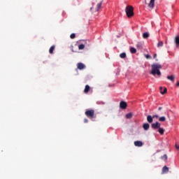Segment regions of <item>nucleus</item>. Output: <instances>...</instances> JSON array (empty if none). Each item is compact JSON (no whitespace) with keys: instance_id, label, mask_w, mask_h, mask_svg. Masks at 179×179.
<instances>
[{"instance_id":"obj_1","label":"nucleus","mask_w":179,"mask_h":179,"mask_svg":"<svg viewBox=\"0 0 179 179\" xmlns=\"http://www.w3.org/2000/svg\"><path fill=\"white\" fill-rule=\"evenodd\" d=\"M162 64L158 63H155L151 65V72L150 74L153 76H162V72L160 71V69H162Z\"/></svg>"},{"instance_id":"obj_2","label":"nucleus","mask_w":179,"mask_h":179,"mask_svg":"<svg viewBox=\"0 0 179 179\" xmlns=\"http://www.w3.org/2000/svg\"><path fill=\"white\" fill-rule=\"evenodd\" d=\"M125 12L127 17H132L134 16V7L132 6H127L125 8Z\"/></svg>"},{"instance_id":"obj_3","label":"nucleus","mask_w":179,"mask_h":179,"mask_svg":"<svg viewBox=\"0 0 179 179\" xmlns=\"http://www.w3.org/2000/svg\"><path fill=\"white\" fill-rule=\"evenodd\" d=\"M85 114L86 117H87V118H90V120L96 118V116L94 115V110L93 109H87Z\"/></svg>"},{"instance_id":"obj_4","label":"nucleus","mask_w":179,"mask_h":179,"mask_svg":"<svg viewBox=\"0 0 179 179\" xmlns=\"http://www.w3.org/2000/svg\"><path fill=\"white\" fill-rule=\"evenodd\" d=\"M161 125L162 124L159 122H156L155 123H152L151 124V128L152 129H159V128H160Z\"/></svg>"},{"instance_id":"obj_5","label":"nucleus","mask_w":179,"mask_h":179,"mask_svg":"<svg viewBox=\"0 0 179 179\" xmlns=\"http://www.w3.org/2000/svg\"><path fill=\"white\" fill-rule=\"evenodd\" d=\"M127 106L128 105L127 104V102H125L124 101H122L120 103V107L122 108V110H125V108H127Z\"/></svg>"},{"instance_id":"obj_6","label":"nucleus","mask_w":179,"mask_h":179,"mask_svg":"<svg viewBox=\"0 0 179 179\" xmlns=\"http://www.w3.org/2000/svg\"><path fill=\"white\" fill-rule=\"evenodd\" d=\"M155 0H150V2L148 3V7L150 8V9L155 8Z\"/></svg>"},{"instance_id":"obj_7","label":"nucleus","mask_w":179,"mask_h":179,"mask_svg":"<svg viewBox=\"0 0 179 179\" xmlns=\"http://www.w3.org/2000/svg\"><path fill=\"white\" fill-rule=\"evenodd\" d=\"M77 68L82 71V69H86V66L83 63H78Z\"/></svg>"},{"instance_id":"obj_8","label":"nucleus","mask_w":179,"mask_h":179,"mask_svg":"<svg viewBox=\"0 0 179 179\" xmlns=\"http://www.w3.org/2000/svg\"><path fill=\"white\" fill-rule=\"evenodd\" d=\"M134 145L137 146L138 148H141L143 146V143H142L141 141H134Z\"/></svg>"},{"instance_id":"obj_9","label":"nucleus","mask_w":179,"mask_h":179,"mask_svg":"<svg viewBox=\"0 0 179 179\" xmlns=\"http://www.w3.org/2000/svg\"><path fill=\"white\" fill-rule=\"evenodd\" d=\"M159 90L161 92V94H166V93H167V88L166 87L163 88V87H160Z\"/></svg>"},{"instance_id":"obj_10","label":"nucleus","mask_w":179,"mask_h":179,"mask_svg":"<svg viewBox=\"0 0 179 179\" xmlns=\"http://www.w3.org/2000/svg\"><path fill=\"white\" fill-rule=\"evenodd\" d=\"M175 44L176 45L177 48H179V35H178L175 37Z\"/></svg>"},{"instance_id":"obj_11","label":"nucleus","mask_w":179,"mask_h":179,"mask_svg":"<svg viewBox=\"0 0 179 179\" xmlns=\"http://www.w3.org/2000/svg\"><path fill=\"white\" fill-rule=\"evenodd\" d=\"M136 47L138 48V50H142V48H143V43H141V42H138Z\"/></svg>"},{"instance_id":"obj_12","label":"nucleus","mask_w":179,"mask_h":179,"mask_svg":"<svg viewBox=\"0 0 179 179\" xmlns=\"http://www.w3.org/2000/svg\"><path fill=\"white\" fill-rule=\"evenodd\" d=\"M150 125H149V123H144L143 125V129H145V131H148V129H149Z\"/></svg>"},{"instance_id":"obj_13","label":"nucleus","mask_w":179,"mask_h":179,"mask_svg":"<svg viewBox=\"0 0 179 179\" xmlns=\"http://www.w3.org/2000/svg\"><path fill=\"white\" fill-rule=\"evenodd\" d=\"M147 121L148 122H149L150 124H152V122H153V117H152V115H148L147 117Z\"/></svg>"},{"instance_id":"obj_14","label":"nucleus","mask_w":179,"mask_h":179,"mask_svg":"<svg viewBox=\"0 0 179 179\" xmlns=\"http://www.w3.org/2000/svg\"><path fill=\"white\" fill-rule=\"evenodd\" d=\"M90 91V86H89L88 85H85L84 93H89Z\"/></svg>"},{"instance_id":"obj_15","label":"nucleus","mask_w":179,"mask_h":179,"mask_svg":"<svg viewBox=\"0 0 179 179\" xmlns=\"http://www.w3.org/2000/svg\"><path fill=\"white\" fill-rule=\"evenodd\" d=\"M54 50H55V45H52L49 49L50 54H54Z\"/></svg>"},{"instance_id":"obj_16","label":"nucleus","mask_w":179,"mask_h":179,"mask_svg":"<svg viewBox=\"0 0 179 179\" xmlns=\"http://www.w3.org/2000/svg\"><path fill=\"white\" fill-rule=\"evenodd\" d=\"M149 36H150L149 32H145V33L143 34V38H149Z\"/></svg>"},{"instance_id":"obj_17","label":"nucleus","mask_w":179,"mask_h":179,"mask_svg":"<svg viewBox=\"0 0 179 179\" xmlns=\"http://www.w3.org/2000/svg\"><path fill=\"white\" fill-rule=\"evenodd\" d=\"M158 132L160 134V135H164V129L159 127L158 129Z\"/></svg>"},{"instance_id":"obj_18","label":"nucleus","mask_w":179,"mask_h":179,"mask_svg":"<svg viewBox=\"0 0 179 179\" xmlns=\"http://www.w3.org/2000/svg\"><path fill=\"white\" fill-rule=\"evenodd\" d=\"M162 173H169V167H167L166 166H164L162 168Z\"/></svg>"},{"instance_id":"obj_19","label":"nucleus","mask_w":179,"mask_h":179,"mask_svg":"<svg viewBox=\"0 0 179 179\" xmlns=\"http://www.w3.org/2000/svg\"><path fill=\"white\" fill-rule=\"evenodd\" d=\"M166 78L169 80H171V82H174V79H175L174 76H168Z\"/></svg>"},{"instance_id":"obj_20","label":"nucleus","mask_w":179,"mask_h":179,"mask_svg":"<svg viewBox=\"0 0 179 179\" xmlns=\"http://www.w3.org/2000/svg\"><path fill=\"white\" fill-rule=\"evenodd\" d=\"M130 52L131 54H136V49L135 48H130Z\"/></svg>"},{"instance_id":"obj_21","label":"nucleus","mask_w":179,"mask_h":179,"mask_svg":"<svg viewBox=\"0 0 179 179\" xmlns=\"http://www.w3.org/2000/svg\"><path fill=\"white\" fill-rule=\"evenodd\" d=\"M102 3H99L96 5V11L98 12L99 10L101 9Z\"/></svg>"},{"instance_id":"obj_22","label":"nucleus","mask_w":179,"mask_h":179,"mask_svg":"<svg viewBox=\"0 0 179 179\" xmlns=\"http://www.w3.org/2000/svg\"><path fill=\"white\" fill-rule=\"evenodd\" d=\"M120 58H127V54L125 52H122L120 55Z\"/></svg>"},{"instance_id":"obj_23","label":"nucleus","mask_w":179,"mask_h":179,"mask_svg":"<svg viewBox=\"0 0 179 179\" xmlns=\"http://www.w3.org/2000/svg\"><path fill=\"white\" fill-rule=\"evenodd\" d=\"M159 121H160L161 122H164V121H166V117L162 116V117H159Z\"/></svg>"},{"instance_id":"obj_24","label":"nucleus","mask_w":179,"mask_h":179,"mask_svg":"<svg viewBox=\"0 0 179 179\" xmlns=\"http://www.w3.org/2000/svg\"><path fill=\"white\" fill-rule=\"evenodd\" d=\"M126 118H127L128 120L132 118V113H127L126 115Z\"/></svg>"},{"instance_id":"obj_25","label":"nucleus","mask_w":179,"mask_h":179,"mask_svg":"<svg viewBox=\"0 0 179 179\" xmlns=\"http://www.w3.org/2000/svg\"><path fill=\"white\" fill-rule=\"evenodd\" d=\"M85 49V45L80 44L78 45V50H84Z\"/></svg>"},{"instance_id":"obj_26","label":"nucleus","mask_w":179,"mask_h":179,"mask_svg":"<svg viewBox=\"0 0 179 179\" xmlns=\"http://www.w3.org/2000/svg\"><path fill=\"white\" fill-rule=\"evenodd\" d=\"M162 160H164L166 161L168 157H167V155H164L162 157H161Z\"/></svg>"},{"instance_id":"obj_27","label":"nucleus","mask_w":179,"mask_h":179,"mask_svg":"<svg viewBox=\"0 0 179 179\" xmlns=\"http://www.w3.org/2000/svg\"><path fill=\"white\" fill-rule=\"evenodd\" d=\"M157 47H163V41H159L157 43Z\"/></svg>"},{"instance_id":"obj_28","label":"nucleus","mask_w":179,"mask_h":179,"mask_svg":"<svg viewBox=\"0 0 179 179\" xmlns=\"http://www.w3.org/2000/svg\"><path fill=\"white\" fill-rule=\"evenodd\" d=\"M145 57L147 59H152V56L150 55H145Z\"/></svg>"},{"instance_id":"obj_29","label":"nucleus","mask_w":179,"mask_h":179,"mask_svg":"<svg viewBox=\"0 0 179 179\" xmlns=\"http://www.w3.org/2000/svg\"><path fill=\"white\" fill-rule=\"evenodd\" d=\"M75 37H76V35L75 34H71L70 35V38H75Z\"/></svg>"},{"instance_id":"obj_30","label":"nucleus","mask_w":179,"mask_h":179,"mask_svg":"<svg viewBox=\"0 0 179 179\" xmlns=\"http://www.w3.org/2000/svg\"><path fill=\"white\" fill-rule=\"evenodd\" d=\"M157 57V54H155L154 56H153V58L155 59V61H159L158 59H156Z\"/></svg>"},{"instance_id":"obj_31","label":"nucleus","mask_w":179,"mask_h":179,"mask_svg":"<svg viewBox=\"0 0 179 179\" xmlns=\"http://www.w3.org/2000/svg\"><path fill=\"white\" fill-rule=\"evenodd\" d=\"M152 118H159V115H153Z\"/></svg>"},{"instance_id":"obj_32","label":"nucleus","mask_w":179,"mask_h":179,"mask_svg":"<svg viewBox=\"0 0 179 179\" xmlns=\"http://www.w3.org/2000/svg\"><path fill=\"white\" fill-rule=\"evenodd\" d=\"M84 122L87 123V122H89V120L87 118H85V119H84Z\"/></svg>"},{"instance_id":"obj_33","label":"nucleus","mask_w":179,"mask_h":179,"mask_svg":"<svg viewBox=\"0 0 179 179\" xmlns=\"http://www.w3.org/2000/svg\"><path fill=\"white\" fill-rule=\"evenodd\" d=\"M176 149L178 150H179V145H176Z\"/></svg>"},{"instance_id":"obj_34","label":"nucleus","mask_w":179,"mask_h":179,"mask_svg":"<svg viewBox=\"0 0 179 179\" xmlns=\"http://www.w3.org/2000/svg\"><path fill=\"white\" fill-rule=\"evenodd\" d=\"M145 5L148 4V1L146 0H145Z\"/></svg>"},{"instance_id":"obj_35","label":"nucleus","mask_w":179,"mask_h":179,"mask_svg":"<svg viewBox=\"0 0 179 179\" xmlns=\"http://www.w3.org/2000/svg\"><path fill=\"white\" fill-rule=\"evenodd\" d=\"M162 107H159L158 110L160 111V110H162Z\"/></svg>"},{"instance_id":"obj_36","label":"nucleus","mask_w":179,"mask_h":179,"mask_svg":"<svg viewBox=\"0 0 179 179\" xmlns=\"http://www.w3.org/2000/svg\"><path fill=\"white\" fill-rule=\"evenodd\" d=\"M176 85L179 87V82L177 83Z\"/></svg>"}]
</instances>
